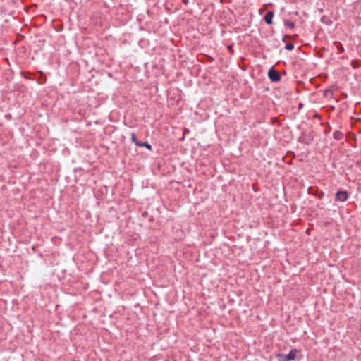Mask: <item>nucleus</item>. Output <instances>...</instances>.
Segmentation results:
<instances>
[{
  "label": "nucleus",
  "instance_id": "f03ea898",
  "mask_svg": "<svg viewBox=\"0 0 361 361\" xmlns=\"http://www.w3.org/2000/svg\"><path fill=\"white\" fill-rule=\"evenodd\" d=\"M268 76H269V79L272 82H279L281 80V76H280L279 73L273 68H271L269 71Z\"/></svg>",
  "mask_w": 361,
  "mask_h": 361
},
{
  "label": "nucleus",
  "instance_id": "6e6552de",
  "mask_svg": "<svg viewBox=\"0 0 361 361\" xmlns=\"http://www.w3.org/2000/svg\"><path fill=\"white\" fill-rule=\"evenodd\" d=\"M141 145H145L146 146L147 148L150 149V145L149 144H147V142L144 143V144H141Z\"/></svg>",
  "mask_w": 361,
  "mask_h": 361
},
{
  "label": "nucleus",
  "instance_id": "20e7f679",
  "mask_svg": "<svg viewBox=\"0 0 361 361\" xmlns=\"http://www.w3.org/2000/svg\"><path fill=\"white\" fill-rule=\"evenodd\" d=\"M274 16V13L272 11H268L264 17L265 22L268 24H271L272 23V18Z\"/></svg>",
  "mask_w": 361,
  "mask_h": 361
},
{
  "label": "nucleus",
  "instance_id": "0eeeda50",
  "mask_svg": "<svg viewBox=\"0 0 361 361\" xmlns=\"http://www.w3.org/2000/svg\"><path fill=\"white\" fill-rule=\"evenodd\" d=\"M286 49L288 51H291L294 49V45L292 43H288L286 45Z\"/></svg>",
  "mask_w": 361,
  "mask_h": 361
},
{
  "label": "nucleus",
  "instance_id": "7ed1b4c3",
  "mask_svg": "<svg viewBox=\"0 0 361 361\" xmlns=\"http://www.w3.org/2000/svg\"><path fill=\"white\" fill-rule=\"evenodd\" d=\"M336 197L337 200L344 202L348 199V195L346 191H338Z\"/></svg>",
  "mask_w": 361,
  "mask_h": 361
},
{
  "label": "nucleus",
  "instance_id": "39448f33",
  "mask_svg": "<svg viewBox=\"0 0 361 361\" xmlns=\"http://www.w3.org/2000/svg\"><path fill=\"white\" fill-rule=\"evenodd\" d=\"M131 139L133 140V142H134L137 145H141V144H140L137 141V138H136V136H135V134L134 133H133L131 134Z\"/></svg>",
  "mask_w": 361,
  "mask_h": 361
},
{
  "label": "nucleus",
  "instance_id": "f257e3e1",
  "mask_svg": "<svg viewBox=\"0 0 361 361\" xmlns=\"http://www.w3.org/2000/svg\"><path fill=\"white\" fill-rule=\"evenodd\" d=\"M296 356V350H292L288 355L280 353L277 355L279 361H290L295 360Z\"/></svg>",
  "mask_w": 361,
  "mask_h": 361
},
{
  "label": "nucleus",
  "instance_id": "423d86ee",
  "mask_svg": "<svg viewBox=\"0 0 361 361\" xmlns=\"http://www.w3.org/2000/svg\"><path fill=\"white\" fill-rule=\"evenodd\" d=\"M286 25L291 29L295 27V23L293 21H287L286 22Z\"/></svg>",
  "mask_w": 361,
  "mask_h": 361
}]
</instances>
